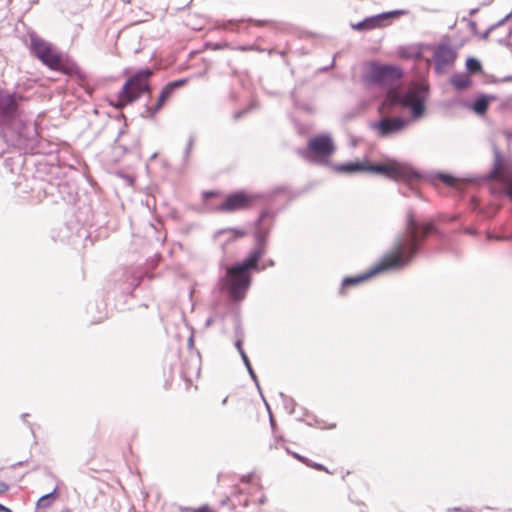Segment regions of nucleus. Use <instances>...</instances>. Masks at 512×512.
I'll return each instance as SVG.
<instances>
[{"label": "nucleus", "mask_w": 512, "mask_h": 512, "mask_svg": "<svg viewBox=\"0 0 512 512\" xmlns=\"http://www.w3.org/2000/svg\"><path fill=\"white\" fill-rule=\"evenodd\" d=\"M402 72L399 68L389 65L373 64L368 73V80L378 86L387 89L381 111L389 112L395 106L408 107L412 118L419 119L425 112L424 102L428 91L425 86L414 84L405 93L398 90Z\"/></svg>", "instance_id": "f257e3e1"}, {"label": "nucleus", "mask_w": 512, "mask_h": 512, "mask_svg": "<svg viewBox=\"0 0 512 512\" xmlns=\"http://www.w3.org/2000/svg\"><path fill=\"white\" fill-rule=\"evenodd\" d=\"M419 239L420 226L416 222L414 214L410 211L407 214L406 230L401 236L396 238L391 250L369 271L356 277L345 278L342 282V286L356 285L382 271L404 268L417 254Z\"/></svg>", "instance_id": "f03ea898"}, {"label": "nucleus", "mask_w": 512, "mask_h": 512, "mask_svg": "<svg viewBox=\"0 0 512 512\" xmlns=\"http://www.w3.org/2000/svg\"><path fill=\"white\" fill-rule=\"evenodd\" d=\"M271 228L272 220L269 213H262L255 229L256 247L243 262L227 268L226 276L222 281L233 300L240 301L245 298L251 284L248 270L257 269L259 259L266 253V240Z\"/></svg>", "instance_id": "7ed1b4c3"}, {"label": "nucleus", "mask_w": 512, "mask_h": 512, "mask_svg": "<svg viewBox=\"0 0 512 512\" xmlns=\"http://www.w3.org/2000/svg\"><path fill=\"white\" fill-rule=\"evenodd\" d=\"M22 96L0 89V132L13 146L21 147L33 137L35 129L28 124L19 110Z\"/></svg>", "instance_id": "20e7f679"}, {"label": "nucleus", "mask_w": 512, "mask_h": 512, "mask_svg": "<svg viewBox=\"0 0 512 512\" xmlns=\"http://www.w3.org/2000/svg\"><path fill=\"white\" fill-rule=\"evenodd\" d=\"M365 172L382 174L390 179L405 183L409 186H413L421 178L420 173L411 165L398 162L396 160H389L386 163L375 165L366 164Z\"/></svg>", "instance_id": "39448f33"}, {"label": "nucleus", "mask_w": 512, "mask_h": 512, "mask_svg": "<svg viewBox=\"0 0 512 512\" xmlns=\"http://www.w3.org/2000/svg\"><path fill=\"white\" fill-rule=\"evenodd\" d=\"M152 75L150 69H141L131 76L123 85L118 94V106L123 107L138 99L149 91V78Z\"/></svg>", "instance_id": "423d86ee"}, {"label": "nucleus", "mask_w": 512, "mask_h": 512, "mask_svg": "<svg viewBox=\"0 0 512 512\" xmlns=\"http://www.w3.org/2000/svg\"><path fill=\"white\" fill-rule=\"evenodd\" d=\"M31 51L43 64H45L50 69L66 72L61 55L49 42L35 35H32Z\"/></svg>", "instance_id": "0eeeda50"}, {"label": "nucleus", "mask_w": 512, "mask_h": 512, "mask_svg": "<svg viewBox=\"0 0 512 512\" xmlns=\"http://www.w3.org/2000/svg\"><path fill=\"white\" fill-rule=\"evenodd\" d=\"M457 49L448 43H440L433 48L434 70L444 74L453 67L457 59Z\"/></svg>", "instance_id": "6e6552de"}, {"label": "nucleus", "mask_w": 512, "mask_h": 512, "mask_svg": "<svg viewBox=\"0 0 512 512\" xmlns=\"http://www.w3.org/2000/svg\"><path fill=\"white\" fill-rule=\"evenodd\" d=\"M335 151L333 140L329 134H320L308 141V147L302 152V155L313 160L315 157L326 158L331 156Z\"/></svg>", "instance_id": "1a4fd4ad"}, {"label": "nucleus", "mask_w": 512, "mask_h": 512, "mask_svg": "<svg viewBox=\"0 0 512 512\" xmlns=\"http://www.w3.org/2000/svg\"><path fill=\"white\" fill-rule=\"evenodd\" d=\"M410 120L402 117H383L374 122L371 128L381 137H389L401 133L410 124Z\"/></svg>", "instance_id": "9d476101"}, {"label": "nucleus", "mask_w": 512, "mask_h": 512, "mask_svg": "<svg viewBox=\"0 0 512 512\" xmlns=\"http://www.w3.org/2000/svg\"><path fill=\"white\" fill-rule=\"evenodd\" d=\"M258 195L256 194H248L243 191L231 194L227 197V199L218 207V210L224 212H233L237 210H243L248 207L258 199Z\"/></svg>", "instance_id": "9b49d317"}, {"label": "nucleus", "mask_w": 512, "mask_h": 512, "mask_svg": "<svg viewBox=\"0 0 512 512\" xmlns=\"http://www.w3.org/2000/svg\"><path fill=\"white\" fill-rule=\"evenodd\" d=\"M404 11L402 10H394L389 12L380 13L375 16L365 18L366 28L367 30H372L375 28H380L385 26V21L394 18L396 16L402 15Z\"/></svg>", "instance_id": "f8f14e48"}, {"label": "nucleus", "mask_w": 512, "mask_h": 512, "mask_svg": "<svg viewBox=\"0 0 512 512\" xmlns=\"http://www.w3.org/2000/svg\"><path fill=\"white\" fill-rule=\"evenodd\" d=\"M172 92H173V85H166L162 89V91L159 95V98L156 102V105L153 108L152 107L147 108V113H149L150 116H153L155 113H157L163 107L165 102L170 98Z\"/></svg>", "instance_id": "ddd939ff"}, {"label": "nucleus", "mask_w": 512, "mask_h": 512, "mask_svg": "<svg viewBox=\"0 0 512 512\" xmlns=\"http://www.w3.org/2000/svg\"><path fill=\"white\" fill-rule=\"evenodd\" d=\"M451 84L458 90H464L471 86L472 81L465 73H456L450 79Z\"/></svg>", "instance_id": "4468645a"}, {"label": "nucleus", "mask_w": 512, "mask_h": 512, "mask_svg": "<svg viewBox=\"0 0 512 512\" xmlns=\"http://www.w3.org/2000/svg\"><path fill=\"white\" fill-rule=\"evenodd\" d=\"M366 164L360 162H349L338 165L336 170L342 173L365 172Z\"/></svg>", "instance_id": "2eb2a0df"}, {"label": "nucleus", "mask_w": 512, "mask_h": 512, "mask_svg": "<svg viewBox=\"0 0 512 512\" xmlns=\"http://www.w3.org/2000/svg\"><path fill=\"white\" fill-rule=\"evenodd\" d=\"M57 488H55L52 492L41 496L37 503V509H47L52 506L54 501L57 499Z\"/></svg>", "instance_id": "dca6fc26"}, {"label": "nucleus", "mask_w": 512, "mask_h": 512, "mask_svg": "<svg viewBox=\"0 0 512 512\" xmlns=\"http://www.w3.org/2000/svg\"><path fill=\"white\" fill-rule=\"evenodd\" d=\"M489 101L486 96L478 97L473 103L472 109L476 114L482 115L488 109Z\"/></svg>", "instance_id": "f3484780"}, {"label": "nucleus", "mask_w": 512, "mask_h": 512, "mask_svg": "<svg viewBox=\"0 0 512 512\" xmlns=\"http://www.w3.org/2000/svg\"><path fill=\"white\" fill-rule=\"evenodd\" d=\"M466 69L470 73H479L482 71V65L479 60L473 57H469L466 60Z\"/></svg>", "instance_id": "a211bd4d"}, {"label": "nucleus", "mask_w": 512, "mask_h": 512, "mask_svg": "<svg viewBox=\"0 0 512 512\" xmlns=\"http://www.w3.org/2000/svg\"><path fill=\"white\" fill-rule=\"evenodd\" d=\"M242 360L251 376V378L257 383V377H256V374L255 372L253 371L252 367H251V364H250V361L248 359V356L246 355V353H242Z\"/></svg>", "instance_id": "6ab92c4d"}, {"label": "nucleus", "mask_w": 512, "mask_h": 512, "mask_svg": "<svg viewBox=\"0 0 512 512\" xmlns=\"http://www.w3.org/2000/svg\"><path fill=\"white\" fill-rule=\"evenodd\" d=\"M438 178L445 183L446 185L453 186L456 182V179L448 174H438Z\"/></svg>", "instance_id": "aec40b11"}, {"label": "nucleus", "mask_w": 512, "mask_h": 512, "mask_svg": "<svg viewBox=\"0 0 512 512\" xmlns=\"http://www.w3.org/2000/svg\"><path fill=\"white\" fill-rule=\"evenodd\" d=\"M185 510L189 512H214L208 505H203L198 508H186Z\"/></svg>", "instance_id": "412c9836"}, {"label": "nucleus", "mask_w": 512, "mask_h": 512, "mask_svg": "<svg viewBox=\"0 0 512 512\" xmlns=\"http://www.w3.org/2000/svg\"><path fill=\"white\" fill-rule=\"evenodd\" d=\"M194 142H195V139L194 137H190L189 140H188V143H187V146H186V150H185V157L188 158L192 149H193V145H194Z\"/></svg>", "instance_id": "4be33fe9"}, {"label": "nucleus", "mask_w": 512, "mask_h": 512, "mask_svg": "<svg viewBox=\"0 0 512 512\" xmlns=\"http://www.w3.org/2000/svg\"><path fill=\"white\" fill-rule=\"evenodd\" d=\"M510 17H511V14L506 15L504 18L499 20L497 23L491 25V29L495 30L497 27L504 25L510 19Z\"/></svg>", "instance_id": "5701e85b"}, {"label": "nucleus", "mask_w": 512, "mask_h": 512, "mask_svg": "<svg viewBox=\"0 0 512 512\" xmlns=\"http://www.w3.org/2000/svg\"><path fill=\"white\" fill-rule=\"evenodd\" d=\"M366 22H365V19L361 22H358L357 24H353L352 25V28L355 29V30H367L366 28Z\"/></svg>", "instance_id": "b1692460"}, {"label": "nucleus", "mask_w": 512, "mask_h": 512, "mask_svg": "<svg viewBox=\"0 0 512 512\" xmlns=\"http://www.w3.org/2000/svg\"><path fill=\"white\" fill-rule=\"evenodd\" d=\"M506 190H507V194L508 196L510 197V199L512 200V178L511 179H508L506 181Z\"/></svg>", "instance_id": "393cba45"}, {"label": "nucleus", "mask_w": 512, "mask_h": 512, "mask_svg": "<svg viewBox=\"0 0 512 512\" xmlns=\"http://www.w3.org/2000/svg\"><path fill=\"white\" fill-rule=\"evenodd\" d=\"M432 229V225L431 224H426L422 227V231H421V234H422V237H425Z\"/></svg>", "instance_id": "a878e982"}, {"label": "nucleus", "mask_w": 512, "mask_h": 512, "mask_svg": "<svg viewBox=\"0 0 512 512\" xmlns=\"http://www.w3.org/2000/svg\"><path fill=\"white\" fill-rule=\"evenodd\" d=\"M235 347L237 348L240 356L242 357V353H245V351L242 348V341L240 339L236 341Z\"/></svg>", "instance_id": "bb28decb"}, {"label": "nucleus", "mask_w": 512, "mask_h": 512, "mask_svg": "<svg viewBox=\"0 0 512 512\" xmlns=\"http://www.w3.org/2000/svg\"><path fill=\"white\" fill-rule=\"evenodd\" d=\"M494 29H491V26L482 34L481 38L484 39V40H487L489 38V35L490 33L493 31Z\"/></svg>", "instance_id": "cd10ccee"}, {"label": "nucleus", "mask_w": 512, "mask_h": 512, "mask_svg": "<svg viewBox=\"0 0 512 512\" xmlns=\"http://www.w3.org/2000/svg\"><path fill=\"white\" fill-rule=\"evenodd\" d=\"M8 490V485L4 482H0V494Z\"/></svg>", "instance_id": "c85d7f7f"}, {"label": "nucleus", "mask_w": 512, "mask_h": 512, "mask_svg": "<svg viewBox=\"0 0 512 512\" xmlns=\"http://www.w3.org/2000/svg\"><path fill=\"white\" fill-rule=\"evenodd\" d=\"M183 83H184V81L180 80V81L169 83L168 85H173V89H174L175 87L181 86Z\"/></svg>", "instance_id": "c756f323"}, {"label": "nucleus", "mask_w": 512, "mask_h": 512, "mask_svg": "<svg viewBox=\"0 0 512 512\" xmlns=\"http://www.w3.org/2000/svg\"><path fill=\"white\" fill-rule=\"evenodd\" d=\"M469 26H470L471 31L476 32L477 24L474 21H471L469 23Z\"/></svg>", "instance_id": "7c9ffc66"}, {"label": "nucleus", "mask_w": 512, "mask_h": 512, "mask_svg": "<svg viewBox=\"0 0 512 512\" xmlns=\"http://www.w3.org/2000/svg\"><path fill=\"white\" fill-rule=\"evenodd\" d=\"M0 511H4V512H11L10 509L4 507L3 505L0 504Z\"/></svg>", "instance_id": "2f4dec72"}, {"label": "nucleus", "mask_w": 512, "mask_h": 512, "mask_svg": "<svg viewBox=\"0 0 512 512\" xmlns=\"http://www.w3.org/2000/svg\"><path fill=\"white\" fill-rule=\"evenodd\" d=\"M313 467H315L318 470H324V467L321 464H314Z\"/></svg>", "instance_id": "473e14b6"}, {"label": "nucleus", "mask_w": 512, "mask_h": 512, "mask_svg": "<svg viewBox=\"0 0 512 512\" xmlns=\"http://www.w3.org/2000/svg\"><path fill=\"white\" fill-rule=\"evenodd\" d=\"M239 49L242 50V51H246V50H249L251 48L250 47H240Z\"/></svg>", "instance_id": "72a5a7b5"}, {"label": "nucleus", "mask_w": 512, "mask_h": 512, "mask_svg": "<svg viewBox=\"0 0 512 512\" xmlns=\"http://www.w3.org/2000/svg\"><path fill=\"white\" fill-rule=\"evenodd\" d=\"M188 342H189V345L192 346L193 345V337H190Z\"/></svg>", "instance_id": "f704fd0d"}, {"label": "nucleus", "mask_w": 512, "mask_h": 512, "mask_svg": "<svg viewBox=\"0 0 512 512\" xmlns=\"http://www.w3.org/2000/svg\"><path fill=\"white\" fill-rule=\"evenodd\" d=\"M237 234H238L239 236H244V235H245V232H241V231H239V232H237Z\"/></svg>", "instance_id": "c9c22d12"}, {"label": "nucleus", "mask_w": 512, "mask_h": 512, "mask_svg": "<svg viewBox=\"0 0 512 512\" xmlns=\"http://www.w3.org/2000/svg\"><path fill=\"white\" fill-rule=\"evenodd\" d=\"M295 457L300 459V460H302V461H304V459L302 457H300L298 454H295Z\"/></svg>", "instance_id": "e433bc0d"}, {"label": "nucleus", "mask_w": 512, "mask_h": 512, "mask_svg": "<svg viewBox=\"0 0 512 512\" xmlns=\"http://www.w3.org/2000/svg\"><path fill=\"white\" fill-rule=\"evenodd\" d=\"M240 115H241V112H239V113L235 114V118L240 117Z\"/></svg>", "instance_id": "4c0bfd02"}, {"label": "nucleus", "mask_w": 512, "mask_h": 512, "mask_svg": "<svg viewBox=\"0 0 512 512\" xmlns=\"http://www.w3.org/2000/svg\"><path fill=\"white\" fill-rule=\"evenodd\" d=\"M212 323V320L211 319H208L207 320V325H210Z\"/></svg>", "instance_id": "58836bf2"}]
</instances>
